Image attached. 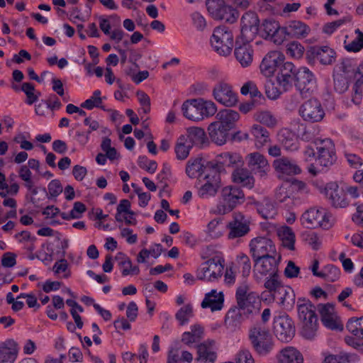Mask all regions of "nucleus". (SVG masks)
I'll use <instances>...</instances> for the list:
<instances>
[{"label": "nucleus", "mask_w": 363, "mask_h": 363, "mask_svg": "<svg viewBox=\"0 0 363 363\" xmlns=\"http://www.w3.org/2000/svg\"><path fill=\"white\" fill-rule=\"evenodd\" d=\"M216 161L218 164L223 167L238 169L243 164V160L240 154L237 152H225L216 156Z\"/></svg>", "instance_id": "4c0bfd02"}, {"label": "nucleus", "mask_w": 363, "mask_h": 363, "mask_svg": "<svg viewBox=\"0 0 363 363\" xmlns=\"http://www.w3.org/2000/svg\"><path fill=\"white\" fill-rule=\"evenodd\" d=\"M298 113L301 118L308 123H318L325 116V111L320 101L316 99H310L299 107Z\"/></svg>", "instance_id": "9d476101"}, {"label": "nucleus", "mask_w": 363, "mask_h": 363, "mask_svg": "<svg viewBox=\"0 0 363 363\" xmlns=\"http://www.w3.org/2000/svg\"><path fill=\"white\" fill-rule=\"evenodd\" d=\"M227 230L222 218H215L210 220L203 232L206 240H215L223 237Z\"/></svg>", "instance_id": "cd10ccee"}, {"label": "nucleus", "mask_w": 363, "mask_h": 363, "mask_svg": "<svg viewBox=\"0 0 363 363\" xmlns=\"http://www.w3.org/2000/svg\"><path fill=\"white\" fill-rule=\"evenodd\" d=\"M304 47L297 41H293L287 44L286 52L292 58L299 59L304 53Z\"/></svg>", "instance_id": "052dcab7"}, {"label": "nucleus", "mask_w": 363, "mask_h": 363, "mask_svg": "<svg viewBox=\"0 0 363 363\" xmlns=\"http://www.w3.org/2000/svg\"><path fill=\"white\" fill-rule=\"evenodd\" d=\"M282 286L278 273L269 276L264 282V287L273 294H275Z\"/></svg>", "instance_id": "e2e57ef3"}, {"label": "nucleus", "mask_w": 363, "mask_h": 363, "mask_svg": "<svg viewBox=\"0 0 363 363\" xmlns=\"http://www.w3.org/2000/svg\"><path fill=\"white\" fill-rule=\"evenodd\" d=\"M274 330L276 337L283 342H289L295 334L294 323L287 315L274 319Z\"/></svg>", "instance_id": "dca6fc26"}, {"label": "nucleus", "mask_w": 363, "mask_h": 363, "mask_svg": "<svg viewBox=\"0 0 363 363\" xmlns=\"http://www.w3.org/2000/svg\"><path fill=\"white\" fill-rule=\"evenodd\" d=\"M193 146L184 138V135H181L176 143L174 147V152L176 157L179 160H184L189 155L190 150Z\"/></svg>", "instance_id": "3c124183"}, {"label": "nucleus", "mask_w": 363, "mask_h": 363, "mask_svg": "<svg viewBox=\"0 0 363 363\" xmlns=\"http://www.w3.org/2000/svg\"><path fill=\"white\" fill-rule=\"evenodd\" d=\"M123 277L138 275L140 273L138 266L133 265L131 259L123 252H118L115 257Z\"/></svg>", "instance_id": "f704fd0d"}, {"label": "nucleus", "mask_w": 363, "mask_h": 363, "mask_svg": "<svg viewBox=\"0 0 363 363\" xmlns=\"http://www.w3.org/2000/svg\"><path fill=\"white\" fill-rule=\"evenodd\" d=\"M18 354V344L12 339L0 342V363H14Z\"/></svg>", "instance_id": "c756f323"}, {"label": "nucleus", "mask_w": 363, "mask_h": 363, "mask_svg": "<svg viewBox=\"0 0 363 363\" xmlns=\"http://www.w3.org/2000/svg\"><path fill=\"white\" fill-rule=\"evenodd\" d=\"M346 328L354 336L363 338V317L350 318L347 323Z\"/></svg>", "instance_id": "13d9d810"}, {"label": "nucleus", "mask_w": 363, "mask_h": 363, "mask_svg": "<svg viewBox=\"0 0 363 363\" xmlns=\"http://www.w3.org/2000/svg\"><path fill=\"white\" fill-rule=\"evenodd\" d=\"M274 298L279 301V304L286 310L294 308L296 296L293 289L289 286L283 285L279 290L273 294Z\"/></svg>", "instance_id": "2f4dec72"}, {"label": "nucleus", "mask_w": 363, "mask_h": 363, "mask_svg": "<svg viewBox=\"0 0 363 363\" xmlns=\"http://www.w3.org/2000/svg\"><path fill=\"white\" fill-rule=\"evenodd\" d=\"M315 144L318 151L315 162L323 170L332 166L336 160L335 148L333 140L330 138H316Z\"/></svg>", "instance_id": "0eeeda50"}, {"label": "nucleus", "mask_w": 363, "mask_h": 363, "mask_svg": "<svg viewBox=\"0 0 363 363\" xmlns=\"http://www.w3.org/2000/svg\"><path fill=\"white\" fill-rule=\"evenodd\" d=\"M247 167L255 174L262 177L267 174L269 169V165L266 157L259 152H255L248 154L246 156Z\"/></svg>", "instance_id": "b1692460"}, {"label": "nucleus", "mask_w": 363, "mask_h": 363, "mask_svg": "<svg viewBox=\"0 0 363 363\" xmlns=\"http://www.w3.org/2000/svg\"><path fill=\"white\" fill-rule=\"evenodd\" d=\"M325 195L335 208H346L350 201L346 197L345 191L340 188L337 183H328L325 187Z\"/></svg>", "instance_id": "a211bd4d"}, {"label": "nucleus", "mask_w": 363, "mask_h": 363, "mask_svg": "<svg viewBox=\"0 0 363 363\" xmlns=\"http://www.w3.org/2000/svg\"><path fill=\"white\" fill-rule=\"evenodd\" d=\"M196 101L203 119L213 116L217 112V106L213 101L201 98L196 99Z\"/></svg>", "instance_id": "864d4df0"}, {"label": "nucleus", "mask_w": 363, "mask_h": 363, "mask_svg": "<svg viewBox=\"0 0 363 363\" xmlns=\"http://www.w3.org/2000/svg\"><path fill=\"white\" fill-rule=\"evenodd\" d=\"M196 361L203 363H214L217 354L213 340H207L198 345Z\"/></svg>", "instance_id": "7c9ffc66"}, {"label": "nucleus", "mask_w": 363, "mask_h": 363, "mask_svg": "<svg viewBox=\"0 0 363 363\" xmlns=\"http://www.w3.org/2000/svg\"><path fill=\"white\" fill-rule=\"evenodd\" d=\"M216 118L217 122L230 130L234 127L235 122L239 120L240 115L235 111L224 109L217 113Z\"/></svg>", "instance_id": "37998d69"}, {"label": "nucleus", "mask_w": 363, "mask_h": 363, "mask_svg": "<svg viewBox=\"0 0 363 363\" xmlns=\"http://www.w3.org/2000/svg\"><path fill=\"white\" fill-rule=\"evenodd\" d=\"M298 318L301 323V335L306 339L311 340L318 330V317L315 308L311 301L303 298L297 300Z\"/></svg>", "instance_id": "f257e3e1"}, {"label": "nucleus", "mask_w": 363, "mask_h": 363, "mask_svg": "<svg viewBox=\"0 0 363 363\" xmlns=\"http://www.w3.org/2000/svg\"><path fill=\"white\" fill-rule=\"evenodd\" d=\"M203 169L201 159H190L186 163V174L191 179L198 178L203 174Z\"/></svg>", "instance_id": "8fccbe9b"}, {"label": "nucleus", "mask_w": 363, "mask_h": 363, "mask_svg": "<svg viewBox=\"0 0 363 363\" xmlns=\"http://www.w3.org/2000/svg\"><path fill=\"white\" fill-rule=\"evenodd\" d=\"M208 131L211 140L218 145L225 144L229 137L230 130L217 121L208 125Z\"/></svg>", "instance_id": "72a5a7b5"}, {"label": "nucleus", "mask_w": 363, "mask_h": 363, "mask_svg": "<svg viewBox=\"0 0 363 363\" xmlns=\"http://www.w3.org/2000/svg\"><path fill=\"white\" fill-rule=\"evenodd\" d=\"M249 247L254 260L276 254V247L274 242L264 236L252 239L249 243Z\"/></svg>", "instance_id": "9b49d317"}, {"label": "nucleus", "mask_w": 363, "mask_h": 363, "mask_svg": "<svg viewBox=\"0 0 363 363\" xmlns=\"http://www.w3.org/2000/svg\"><path fill=\"white\" fill-rule=\"evenodd\" d=\"M277 363H303V357L296 348L288 346L277 354Z\"/></svg>", "instance_id": "c9c22d12"}, {"label": "nucleus", "mask_w": 363, "mask_h": 363, "mask_svg": "<svg viewBox=\"0 0 363 363\" xmlns=\"http://www.w3.org/2000/svg\"><path fill=\"white\" fill-rule=\"evenodd\" d=\"M220 178L216 172L205 176V182L199 187L198 195L201 199L214 196L219 188Z\"/></svg>", "instance_id": "bb28decb"}, {"label": "nucleus", "mask_w": 363, "mask_h": 363, "mask_svg": "<svg viewBox=\"0 0 363 363\" xmlns=\"http://www.w3.org/2000/svg\"><path fill=\"white\" fill-rule=\"evenodd\" d=\"M244 201L245 194L240 188L231 185L226 186L220 191L219 201L213 213L219 215L227 214Z\"/></svg>", "instance_id": "7ed1b4c3"}, {"label": "nucleus", "mask_w": 363, "mask_h": 363, "mask_svg": "<svg viewBox=\"0 0 363 363\" xmlns=\"http://www.w3.org/2000/svg\"><path fill=\"white\" fill-rule=\"evenodd\" d=\"M308 60H317L323 65H330L335 62V51L328 45L313 46L307 51Z\"/></svg>", "instance_id": "f3484780"}, {"label": "nucleus", "mask_w": 363, "mask_h": 363, "mask_svg": "<svg viewBox=\"0 0 363 363\" xmlns=\"http://www.w3.org/2000/svg\"><path fill=\"white\" fill-rule=\"evenodd\" d=\"M259 21L256 13L253 12L245 13L241 18V33L246 40L248 41L252 38L259 28Z\"/></svg>", "instance_id": "a878e982"}, {"label": "nucleus", "mask_w": 363, "mask_h": 363, "mask_svg": "<svg viewBox=\"0 0 363 363\" xmlns=\"http://www.w3.org/2000/svg\"><path fill=\"white\" fill-rule=\"evenodd\" d=\"M187 134L184 135L186 140L190 142L191 146L201 147L206 143V135L204 130L199 127H191L186 130Z\"/></svg>", "instance_id": "a18cd8bd"}, {"label": "nucleus", "mask_w": 363, "mask_h": 363, "mask_svg": "<svg viewBox=\"0 0 363 363\" xmlns=\"http://www.w3.org/2000/svg\"><path fill=\"white\" fill-rule=\"evenodd\" d=\"M235 363H255V359L248 350L241 349L235 354Z\"/></svg>", "instance_id": "774afa93"}, {"label": "nucleus", "mask_w": 363, "mask_h": 363, "mask_svg": "<svg viewBox=\"0 0 363 363\" xmlns=\"http://www.w3.org/2000/svg\"><path fill=\"white\" fill-rule=\"evenodd\" d=\"M224 306V294L222 291L212 289L205 294L201 306L202 308H209L211 312L220 311Z\"/></svg>", "instance_id": "c85d7f7f"}, {"label": "nucleus", "mask_w": 363, "mask_h": 363, "mask_svg": "<svg viewBox=\"0 0 363 363\" xmlns=\"http://www.w3.org/2000/svg\"><path fill=\"white\" fill-rule=\"evenodd\" d=\"M193 355L188 351L182 350L178 346L169 349L167 363H191Z\"/></svg>", "instance_id": "79ce46f5"}, {"label": "nucleus", "mask_w": 363, "mask_h": 363, "mask_svg": "<svg viewBox=\"0 0 363 363\" xmlns=\"http://www.w3.org/2000/svg\"><path fill=\"white\" fill-rule=\"evenodd\" d=\"M182 111L185 118L194 121L203 120L196 99L186 100L182 106Z\"/></svg>", "instance_id": "a19ab883"}, {"label": "nucleus", "mask_w": 363, "mask_h": 363, "mask_svg": "<svg viewBox=\"0 0 363 363\" xmlns=\"http://www.w3.org/2000/svg\"><path fill=\"white\" fill-rule=\"evenodd\" d=\"M284 61V56L281 52L277 50L269 52L259 65L260 72L266 77H270Z\"/></svg>", "instance_id": "6ab92c4d"}, {"label": "nucleus", "mask_w": 363, "mask_h": 363, "mask_svg": "<svg viewBox=\"0 0 363 363\" xmlns=\"http://www.w3.org/2000/svg\"><path fill=\"white\" fill-rule=\"evenodd\" d=\"M224 261L218 257H213L203 262L196 272L199 279L213 281L220 278L223 272Z\"/></svg>", "instance_id": "1a4fd4ad"}, {"label": "nucleus", "mask_w": 363, "mask_h": 363, "mask_svg": "<svg viewBox=\"0 0 363 363\" xmlns=\"http://www.w3.org/2000/svg\"><path fill=\"white\" fill-rule=\"evenodd\" d=\"M286 90H284L281 86L278 87L271 80L268 81L265 84V93L267 96L272 100L278 99L280 95Z\"/></svg>", "instance_id": "680f3d73"}, {"label": "nucleus", "mask_w": 363, "mask_h": 363, "mask_svg": "<svg viewBox=\"0 0 363 363\" xmlns=\"http://www.w3.org/2000/svg\"><path fill=\"white\" fill-rule=\"evenodd\" d=\"M237 262L242 269V275L247 277L251 271V263L249 257L244 253H241L237 256Z\"/></svg>", "instance_id": "69168bd1"}, {"label": "nucleus", "mask_w": 363, "mask_h": 363, "mask_svg": "<svg viewBox=\"0 0 363 363\" xmlns=\"http://www.w3.org/2000/svg\"><path fill=\"white\" fill-rule=\"evenodd\" d=\"M232 179L234 183L241 184L243 186L252 188L254 185V178L248 169H235L232 174Z\"/></svg>", "instance_id": "49530a36"}, {"label": "nucleus", "mask_w": 363, "mask_h": 363, "mask_svg": "<svg viewBox=\"0 0 363 363\" xmlns=\"http://www.w3.org/2000/svg\"><path fill=\"white\" fill-rule=\"evenodd\" d=\"M255 261V276L258 279L262 276H270L278 273V262L274 255L262 257Z\"/></svg>", "instance_id": "4be33fe9"}, {"label": "nucleus", "mask_w": 363, "mask_h": 363, "mask_svg": "<svg viewBox=\"0 0 363 363\" xmlns=\"http://www.w3.org/2000/svg\"><path fill=\"white\" fill-rule=\"evenodd\" d=\"M253 50L248 42L237 45L235 49V56L242 67H248L252 62Z\"/></svg>", "instance_id": "ea45409f"}, {"label": "nucleus", "mask_w": 363, "mask_h": 363, "mask_svg": "<svg viewBox=\"0 0 363 363\" xmlns=\"http://www.w3.org/2000/svg\"><path fill=\"white\" fill-rule=\"evenodd\" d=\"M121 18L116 14L108 17L101 16L99 17V28L105 35L110 33L111 26H120Z\"/></svg>", "instance_id": "603ef678"}, {"label": "nucleus", "mask_w": 363, "mask_h": 363, "mask_svg": "<svg viewBox=\"0 0 363 363\" xmlns=\"http://www.w3.org/2000/svg\"><path fill=\"white\" fill-rule=\"evenodd\" d=\"M212 96L218 103L227 107L233 106L238 102L237 94L232 86L224 82L215 84L212 89Z\"/></svg>", "instance_id": "ddd939ff"}, {"label": "nucleus", "mask_w": 363, "mask_h": 363, "mask_svg": "<svg viewBox=\"0 0 363 363\" xmlns=\"http://www.w3.org/2000/svg\"><path fill=\"white\" fill-rule=\"evenodd\" d=\"M277 234L284 247L289 250L295 249L296 235L290 227L287 225L279 227L277 230Z\"/></svg>", "instance_id": "58836bf2"}, {"label": "nucleus", "mask_w": 363, "mask_h": 363, "mask_svg": "<svg viewBox=\"0 0 363 363\" xmlns=\"http://www.w3.org/2000/svg\"><path fill=\"white\" fill-rule=\"evenodd\" d=\"M235 299L237 306L247 318H252L259 313L262 298L257 292L252 291L247 284L237 288Z\"/></svg>", "instance_id": "f03ea898"}, {"label": "nucleus", "mask_w": 363, "mask_h": 363, "mask_svg": "<svg viewBox=\"0 0 363 363\" xmlns=\"http://www.w3.org/2000/svg\"><path fill=\"white\" fill-rule=\"evenodd\" d=\"M257 209L264 219H272L277 215V210L270 201L266 200L257 205Z\"/></svg>", "instance_id": "4d7b16f0"}, {"label": "nucleus", "mask_w": 363, "mask_h": 363, "mask_svg": "<svg viewBox=\"0 0 363 363\" xmlns=\"http://www.w3.org/2000/svg\"><path fill=\"white\" fill-rule=\"evenodd\" d=\"M323 324L330 330H342L343 324L337 315L333 304L320 305L318 308Z\"/></svg>", "instance_id": "aec40b11"}, {"label": "nucleus", "mask_w": 363, "mask_h": 363, "mask_svg": "<svg viewBox=\"0 0 363 363\" xmlns=\"http://www.w3.org/2000/svg\"><path fill=\"white\" fill-rule=\"evenodd\" d=\"M278 137L279 142L286 151L294 152L298 150V140L289 131L286 130H281Z\"/></svg>", "instance_id": "de8ad7c7"}, {"label": "nucleus", "mask_w": 363, "mask_h": 363, "mask_svg": "<svg viewBox=\"0 0 363 363\" xmlns=\"http://www.w3.org/2000/svg\"><path fill=\"white\" fill-rule=\"evenodd\" d=\"M341 271L339 267L333 264H328L321 270V276L320 278L326 281L334 282L340 277Z\"/></svg>", "instance_id": "6e6d98bb"}, {"label": "nucleus", "mask_w": 363, "mask_h": 363, "mask_svg": "<svg viewBox=\"0 0 363 363\" xmlns=\"http://www.w3.org/2000/svg\"><path fill=\"white\" fill-rule=\"evenodd\" d=\"M250 218L241 212H234L226 224L227 238L230 240L246 236L250 231Z\"/></svg>", "instance_id": "423d86ee"}, {"label": "nucleus", "mask_w": 363, "mask_h": 363, "mask_svg": "<svg viewBox=\"0 0 363 363\" xmlns=\"http://www.w3.org/2000/svg\"><path fill=\"white\" fill-rule=\"evenodd\" d=\"M254 118L256 121L269 128H274L278 123L277 117L268 110H259L256 111L254 114Z\"/></svg>", "instance_id": "09e8293b"}, {"label": "nucleus", "mask_w": 363, "mask_h": 363, "mask_svg": "<svg viewBox=\"0 0 363 363\" xmlns=\"http://www.w3.org/2000/svg\"><path fill=\"white\" fill-rule=\"evenodd\" d=\"M206 6L208 12L215 19L233 21L238 17L236 10L225 4H219L215 1L208 0Z\"/></svg>", "instance_id": "2eb2a0df"}, {"label": "nucleus", "mask_w": 363, "mask_h": 363, "mask_svg": "<svg viewBox=\"0 0 363 363\" xmlns=\"http://www.w3.org/2000/svg\"><path fill=\"white\" fill-rule=\"evenodd\" d=\"M273 167L276 172L283 175H294L301 173L299 166L293 160L287 157H281L275 160Z\"/></svg>", "instance_id": "473e14b6"}, {"label": "nucleus", "mask_w": 363, "mask_h": 363, "mask_svg": "<svg viewBox=\"0 0 363 363\" xmlns=\"http://www.w3.org/2000/svg\"><path fill=\"white\" fill-rule=\"evenodd\" d=\"M295 85L301 94H311L316 88V79L313 73L307 67H302L296 73Z\"/></svg>", "instance_id": "4468645a"}, {"label": "nucleus", "mask_w": 363, "mask_h": 363, "mask_svg": "<svg viewBox=\"0 0 363 363\" xmlns=\"http://www.w3.org/2000/svg\"><path fill=\"white\" fill-rule=\"evenodd\" d=\"M249 337L253 348L259 355H267L272 350V336L268 329L255 326L250 330Z\"/></svg>", "instance_id": "39448f33"}, {"label": "nucleus", "mask_w": 363, "mask_h": 363, "mask_svg": "<svg viewBox=\"0 0 363 363\" xmlns=\"http://www.w3.org/2000/svg\"><path fill=\"white\" fill-rule=\"evenodd\" d=\"M251 134L255 139V144L257 148L260 149L270 142V134L269 131L259 124H255L250 130Z\"/></svg>", "instance_id": "c03bdc74"}, {"label": "nucleus", "mask_w": 363, "mask_h": 363, "mask_svg": "<svg viewBox=\"0 0 363 363\" xmlns=\"http://www.w3.org/2000/svg\"><path fill=\"white\" fill-rule=\"evenodd\" d=\"M311 29L308 25L300 21H291L284 26V42L289 38H304Z\"/></svg>", "instance_id": "393cba45"}, {"label": "nucleus", "mask_w": 363, "mask_h": 363, "mask_svg": "<svg viewBox=\"0 0 363 363\" xmlns=\"http://www.w3.org/2000/svg\"><path fill=\"white\" fill-rule=\"evenodd\" d=\"M296 72L293 63L283 62L279 67V71L276 77L278 85L284 90H288L291 86L293 80H296Z\"/></svg>", "instance_id": "5701e85b"}, {"label": "nucleus", "mask_w": 363, "mask_h": 363, "mask_svg": "<svg viewBox=\"0 0 363 363\" xmlns=\"http://www.w3.org/2000/svg\"><path fill=\"white\" fill-rule=\"evenodd\" d=\"M258 31L262 38L270 40L276 45L284 43V26H280L279 22L272 18L263 21Z\"/></svg>", "instance_id": "f8f14e48"}, {"label": "nucleus", "mask_w": 363, "mask_h": 363, "mask_svg": "<svg viewBox=\"0 0 363 363\" xmlns=\"http://www.w3.org/2000/svg\"><path fill=\"white\" fill-rule=\"evenodd\" d=\"M355 33L357 34V37L345 46L347 51L358 52L363 48V33L359 29H357Z\"/></svg>", "instance_id": "0e129e2a"}, {"label": "nucleus", "mask_w": 363, "mask_h": 363, "mask_svg": "<svg viewBox=\"0 0 363 363\" xmlns=\"http://www.w3.org/2000/svg\"><path fill=\"white\" fill-rule=\"evenodd\" d=\"M330 218L331 216L325 209L311 208L302 214L301 221L308 228L321 227L328 229L332 225Z\"/></svg>", "instance_id": "6e6552de"}, {"label": "nucleus", "mask_w": 363, "mask_h": 363, "mask_svg": "<svg viewBox=\"0 0 363 363\" xmlns=\"http://www.w3.org/2000/svg\"><path fill=\"white\" fill-rule=\"evenodd\" d=\"M21 90L25 93L27 96L26 103L29 105L33 104L38 101L40 93L36 91L33 84L25 82L21 86Z\"/></svg>", "instance_id": "bf43d9fd"}, {"label": "nucleus", "mask_w": 363, "mask_h": 363, "mask_svg": "<svg viewBox=\"0 0 363 363\" xmlns=\"http://www.w3.org/2000/svg\"><path fill=\"white\" fill-rule=\"evenodd\" d=\"M247 318L242 311L236 305L231 307L225 315V324L227 328L235 330L239 328L245 319Z\"/></svg>", "instance_id": "e433bc0d"}, {"label": "nucleus", "mask_w": 363, "mask_h": 363, "mask_svg": "<svg viewBox=\"0 0 363 363\" xmlns=\"http://www.w3.org/2000/svg\"><path fill=\"white\" fill-rule=\"evenodd\" d=\"M193 316V306L190 303L186 304L181 307L175 314V318L179 322L180 325L188 324Z\"/></svg>", "instance_id": "5fc2aeb1"}, {"label": "nucleus", "mask_w": 363, "mask_h": 363, "mask_svg": "<svg viewBox=\"0 0 363 363\" xmlns=\"http://www.w3.org/2000/svg\"><path fill=\"white\" fill-rule=\"evenodd\" d=\"M304 186V183L301 182L295 181L291 183L286 182L277 189L275 199L279 203H285L286 206L289 207L292 203L295 191Z\"/></svg>", "instance_id": "412c9836"}, {"label": "nucleus", "mask_w": 363, "mask_h": 363, "mask_svg": "<svg viewBox=\"0 0 363 363\" xmlns=\"http://www.w3.org/2000/svg\"><path fill=\"white\" fill-rule=\"evenodd\" d=\"M210 40L211 47L218 55L228 56L231 53L233 47V35L226 27L216 28Z\"/></svg>", "instance_id": "20e7f679"}, {"label": "nucleus", "mask_w": 363, "mask_h": 363, "mask_svg": "<svg viewBox=\"0 0 363 363\" xmlns=\"http://www.w3.org/2000/svg\"><path fill=\"white\" fill-rule=\"evenodd\" d=\"M240 92L243 95L250 94L252 97H260L262 96L256 84L252 81L245 83L240 89Z\"/></svg>", "instance_id": "338daca9"}]
</instances>
